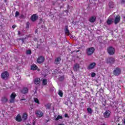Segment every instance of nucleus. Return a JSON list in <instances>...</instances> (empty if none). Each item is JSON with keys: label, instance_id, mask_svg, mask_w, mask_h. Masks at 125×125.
Wrapping results in <instances>:
<instances>
[{"label": "nucleus", "instance_id": "f257e3e1", "mask_svg": "<svg viewBox=\"0 0 125 125\" xmlns=\"http://www.w3.org/2000/svg\"><path fill=\"white\" fill-rule=\"evenodd\" d=\"M95 51V48L93 47H88L86 49L85 52L87 56H91Z\"/></svg>", "mask_w": 125, "mask_h": 125}, {"label": "nucleus", "instance_id": "f03ea898", "mask_svg": "<svg viewBox=\"0 0 125 125\" xmlns=\"http://www.w3.org/2000/svg\"><path fill=\"white\" fill-rule=\"evenodd\" d=\"M9 77V73L7 71H3L1 74V78L2 80L6 81L8 80Z\"/></svg>", "mask_w": 125, "mask_h": 125}, {"label": "nucleus", "instance_id": "7ed1b4c3", "mask_svg": "<svg viewBox=\"0 0 125 125\" xmlns=\"http://www.w3.org/2000/svg\"><path fill=\"white\" fill-rule=\"evenodd\" d=\"M107 53L109 55H114L115 54V52L116 50L115 48L112 46H109L107 48Z\"/></svg>", "mask_w": 125, "mask_h": 125}, {"label": "nucleus", "instance_id": "20e7f679", "mask_svg": "<svg viewBox=\"0 0 125 125\" xmlns=\"http://www.w3.org/2000/svg\"><path fill=\"white\" fill-rule=\"evenodd\" d=\"M45 59L43 56H40L38 57L37 60V62L38 64H42L44 62Z\"/></svg>", "mask_w": 125, "mask_h": 125}, {"label": "nucleus", "instance_id": "39448f33", "mask_svg": "<svg viewBox=\"0 0 125 125\" xmlns=\"http://www.w3.org/2000/svg\"><path fill=\"white\" fill-rule=\"evenodd\" d=\"M121 73H122V70L121 68L119 67H116L113 72V74L114 76H120Z\"/></svg>", "mask_w": 125, "mask_h": 125}, {"label": "nucleus", "instance_id": "423d86ee", "mask_svg": "<svg viewBox=\"0 0 125 125\" xmlns=\"http://www.w3.org/2000/svg\"><path fill=\"white\" fill-rule=\"evenodd\" d=\"M16 96H17V95H16L15 92H13L10 96V100L9 101V103H14Z\"/></svg>", "mask_w": 125, "mask_h": 125}, {"label": "nucleus", "instance_id": "0eeeda50", "mask_svg": "<svg viewBox=\"0 0 125 125\" xmlns=\"http://www.w3.org/2000/svg\"><path fill=\"white\" fill-rule=\"evenodd\" d=\"M103 115L105 119H109L111 117V111L109 110H105Z\"/></svg>", "mask_w": 125, "mask_h": 125}, {"label": "nucleus", "instance_id": "6e6552de", "mask_svg": "<svg viewBox=\"0 0 125 125\" xmlns=\"http://www.w3.org/2000/svg\"><path fill=\"white\" fill-rule=\"evenodd\" d=\"M29 92V88L26 87H24L21 90V93L22 94H27Z\"/></svg>", "mask_w": 125, "mask_h": 125}, {"label": "nucleus", "instance_id": "1a4fd4ad", "mask_svg": "<svg viewBox=\"0 0 125 125\" xmlns=\"http://www.w3.org/2000/svg\"><path fill=\"white\" fill-rule=\"evenodd\" d=\"M38 18H39V16L36 14H35L31 16V20L32 22H35L38 20Z\"/></svg>", "mask_w": 125, "mask_h": 125}, {"label": "nucleus", "instance_id": "9d476101", "mask_svg": "<svg viewBox=\"0 0 125 125\" xmlns=\"http://www.w3.org/2000/svg\"><path fill=\"white\" fill-rule=\"evenodd\" d=\"M96 66V63L92 62L87 67V69L88 70H92V69H94V67Z\"/></svg>", "mask_w": 125, "mask_h": 125}, {"label": "nucleus", "instance_id": "9b49d317", "mask_svg": "<svg viewBox=\"0 0 125 125\" xmlns=\"http://www.w3.org/2000/svg\"><path fill=\"white\" fill-rule=\"evenodd\" d=\"M61 60V57H58L57 58L55 59L54 63L55 64V65H59V64H60Z\"/></svg>", "mask_w": 125, "mask_h": 125}, {"label": "nucleus", "instance_id": "f8f14e48", "mask_svg": "<svg viewBox=\"0 0 125 125\" xmlns=\"http://www.w3.org/2000/svg\"><path fill=\"white\" fill-rule=\"evenodd\" d=\"M36 115L39 118H42L43 116V113L40 110H38L35 112Z\"/></svg>", "mask_w": 125, "mask_h": 125}, {"label": "nucleus", "instance_id": "ddd939ff", "mask_svg": "<svg viewBox=\"0 0 125 125\" xmlns=\"http://www.w3.org/2000/svg\"><path fill=\"white\" fill-rule=\"evenodd\" d=\"M120 21H121V16H119V15H117L115 17V19L114 20V23L115 24H118V23L120 22Z\"/></svg>", "mask_w": 125, "mask_h": 125}, {"label": "nucleus", "instance_id": "4468645a", "mask_svg": "<svg viewBox=\"0 0 125 125\" xmlns=\"http://www.w3.org/2000/svg\"><path fill=\"white\" fill-rule=\"evenodd\" d=\"M73 70L74 72H78L80 70V64L78 63H75L73 67Z\"/></svg>", "mask_w": 125, "mask_h": 125}, {"label": "nucleus", "instance_id": "2eb2a0df", "mask_svg": "<svg viewBox=\"0 0 125 125\" xmlns=\"http://www.w3.org/2000/svg\"><path fill=\"white\" fill-rule=\"evenodd\" d=\"M106 61L107 63H110V64H112L115 62V59L114 58H109L106 59Z\"/></svg>", "mask_w": 125, "mask_h": 125}, {"label": "nucleus", "instance_id": "dca6fc26", "mask_svg": "<svg viewBox=\"0 0 125 125\" xmlns=\"http://www.w3.org/2000/svg\"><path fill=\"white\" fill-rule=\"evenodd\" d=\"M88 21L90 22V23H94L95 21H96V17L95 16H92L91 17L89 20Z\"/></svg>", "mask_w": 125, "mask_h": 125}, {"label": "nucleus", "instance_id": "f3484780", "mask_svg": "<svg viewBox=\"0 0 125 125\" xmlns=\"http://www.w3.org/2000/svg\"><path fill=\"white\" fill-rule=\"evenodd\" d=\"M16 121L19 123L22 122V118H21V115H20V114H18L17 115L16 117Z\"/></svg>", "mask_w": 125, "mask_h": 125}, {"label": "nucleus", "instance_id": "a211bd4d", "mask_svg": "<svg viewBox=\"0 0 125 125\" xmlns=\"http://www.w3.org/2000/svg\"><path fill=\"white\" fill-rule=\"evenodd\" d=\"M22 121H26L28 119V114L27 113H24L22 116Z\"/></svg>", "mask_w": 125, "mask_h": 125}, {"label": "nucleus", "instance_id": "6ab92c4d", "mask_svg": "<svg viewBox=\"0 0 125 125\" xmlns=\"http://www.w3.org/2000/svg\"><path fill=\"white\" fill-rule=\"evenodd\" d=\"M1 101L2 103H6L8 101V99L6 98V97L4 96L1 98Z\"/></svg>", "mask_w": 125, "mask_h": 125}, {"label": "nucleus", "instance_id": "aec40b11", "mask_svg": "<svg viewBox=\"0 0 125 125\" xmlns=\"http://www.w3.org/2000/svg\"><path fill=\"white\" fill-rule=\"evenodd\" d=\"M65 34L68 36H70V30L68 29V26H65Z\"/></svg>", "mask_w": 125, "mask_h": 125}, {"label": "nucleus", "instance_id": "412c9836", "mask_svg": "<svg viewBox=\"0 0 125 125\" xmlns=\"http://www.w3.org/2000/svg\"><path fill=\"white\" fill-rule=\"evenodd\" d=\"M41 83V79L40 78H36L34 80V83L35 84H40Z\"/></svg>", "mask_w": 125, "mask_h": 125}, {"label": "nucleus", "instance_id": "4be33fe9", "mask_svg": "<svg viewBox=\"0 0 125 125\" xmlns=\"http://www.w3.org/2000/svg\"><path fill=\"white\" fill-rule=\"evenodd\" d=\"M31 69L32 70V71H35V70L38 69V66H37L36 64H33L31 65Z\"/></svg>", "mask_w": 125, "mask_h": 125}, {"label": "nucleus", "instance_id": "5701e85b", "mask_svg": "<svg viewBox=\"0 0 125 125\" xmlns=\"http://www.w3.org/2000/svg\"><path fill=\"white\" fill-rule=\"evenodd\" d=\"M113 22H114V21H113V20L112 19H108L106 21V23H107V25H111V24L113 23Z\"/></svg>", "mask_w": 125, "mask_h": 125}, {"label": "nucleus", "instance_id": "b1692460", "mask_svg": "<svg viewBox=\"0 0 125 125\" xmlns=\"http://www.w3.org/2000/svg\"><path fill=\"white\" fill-rule=\"evenodd\" d=\"M42 85H46L47 84V79H44L42 80Z\"/></svg>", "mask_w": 125, "mask_h": 125}, {"label": "nucleus", "instance_id": "393cba45", "mask_svg": "<svg viewBox=\"0 0 125 125\" xmlns=\"http://www.w3.org/2000/svg\"><path fill=\"white\" fill-rule=\"evenodd\" d=\"M109 7L110 8H114V2L110 1L108 3Z\"/></svg>", "mask_w": 125, "mask_h": 125}, {"label": "nucleus", "instance_id": "a878e982", "mask_svg": "<svg viewBox=\"0 0 125 125\" xmlns=\"http://www.w3.org/2000/svg\"><path fill=\"white\" fill-rule=\"evenodd\" d=\"M58 94L60 96V97H63V91H62V90H59Z\"/></svg>", "mask_w": 125, "mask_h": 125}, {"label": "nucleus", "instance_id": "bb28decb", "mask_svg": "<svg viewBox=\"0 0 125 125\" xmlns=\"http://www.w3.org/2000/svg\"><path fill=\"white\" fill-rule=\"evenodd\" d=\"M26 54H27V55H31V54H32V51L31 50H27Z\"/></svg>", "mask_w": 125, "mask_h": 125}, {"label": "nucleus", "instance_id": "cd10ccee", "mask_svg": "<svg viewBox=\"0 0 125 125\" xmlns=\"http://www.w3.org/2000/svg\"><path fill=\"white\" fill-rule=\"evenodd\" d=\"M87 111L89 114H92V109L90 107H88L87 108Z\"/></svg>", "mask_w": 125, "mask_h": 125}, {"label": "nucleus", "instance_id": "c85d7f7f", "mask_svg": "<svg viewBox=\"0 0 125 125\" xmlns=\"http://www.w3.org/2000/svg\"><path fill=\"white\" fill-rule=\"evenodd\" d=\"M64 79H65V78L64 77V76H61L59 78V81H60V82H62V81H64Z\"/></svg>", "mask_w": 125, "mask_h": 125}, {"label": "nucleus", "instance_id": "c756f323", "mask_svg": "<svg viewBox=\"0 0 125 125\" xmlns=\"http://www.w3.org/2000/svg\"><path fill=\"white\" fill-rule=\"evenodd\" d=\"M34 102H35V103H37V104H40V101L39 100V99L37 98H34Z\"/></svg>", "mask_w": 125, "mask_h": 125}, {"label": "nucleus", "instance_id": "7c9ffc66", "mask_svg": "<svg viewBox=\"0 0 125 125\" xmlns=\"http://www.w3.org/2000/svg\"><path fill=\"white\" fill-rule=\"evenodd\" d=\"M60 119H61V120H62V119H63L62 116L58 115L56 118V121H58L59 120H60Z\"/></svg>", "mask_w": 125, "mask_h": 125}, {"label": "nucleus", "instance_id": "2f4dec72", "mask_svg": "<svg viewBox=\"0 0 125 125\" xmlns=\"http://www.w3.org/2000/svg\"><path fill=\"white\" fill-rule=\"evenodd\" d=\"M20 14V13H19V12H18V11H16L15 13V17H18Z\"/></svg>", "mask_w": 125, "mask_h": 125}, {"label": "nucleus", "instance_id": "473e14b6", "mask_svg": "<svg viewBox=\"0 0 125 125\" xmlns=\"http://www.w3.org/2000/svg\"><path fill=\"white\" fill-rule=\"evenodd\" d=\"M29 27H30V22L28 21L27 22H26V29H29Z\"/></svg>", "mask_w": 125, "mask_h": 125}, {"label": "nucleus", "instance_id": "72a5a7b5", "mask_svg": "<svg viewBox=\"0 0 125 125\" xmlns=\"http://www.w3.org/2000/svg\"><path fill=\"white\" fill-rule=\"evenodd\" d=\"M95 76H96V74H95V73L93 72L91 73V77L92 78H94V77H95Z\"/></svg>", "mask_w": 125, "mask_h": 125}, {"label": "nucleus", "instance_id": "f704fd0d", "mask_svg": "<svg viewBox=\"0 0 125 125\" xmlns=\"http://www.w3.org/2000/svg\"><path fill=\"white\" fill-rule=\"evenodd\" d=\"M121 0V3H122V4H125V0Z\"/></svg>", "mask_w": 125, "mask_h": 125}, {"label": "nucleus", "instance_id": "c9c22d12", "mask_svg": "<svg viewBox=\"0 0 125 125\" xmlns=\"http://www.w3.org/2000/svg\"><path fill=\"white\" fill-rule=\"evenodd\" d=\"M23 101H26V99L23 98V99H21L20 101L22 102Z\"/></svg>", "mask_w": 125, "mask_h": 125}, {"label": "nucleus", "instance_id": "e433bc0d", "mask_svg": "<svg viewBox=\"0 0 125 125\" xmlns=\"http://www.w3.org/2000/svg\"><path fill=\"white\" fill-rule=\"evenodd\" d=\"M64 117L65 118H68V114L65 113V114L64 115Z\"/></svg>", "mask_w": 125, "mask_h": 125}, {"label": "nucleus", "instance_id": "4c0bfd02", "mask_svg": "<svg viewBox=\"0 0 125 125\" xmlns=\"http://www.w3.org/2000/svg\"><path fill=\"white\" fill-rule=\"evenodd\" d=\"M16 27V25H13L12 27L13 28V29H15V28Z\"/></svg>", "mask_w": 125, "mask_h": 125}, {"label": "nucleus", "instance_id": "58836bf2", "mask_svg": "<svg viewBox=\"0 0 125 125\" xmlns=\"http://www.w3.org/2000/svg\"><path fill=\"white\" fill-rule=\"evenodd\" d=\"M106 106V104H103V106L105 107Z\"/></svg>", "mask_w": 125, "mask_h": 125}, {"label": "nucleus", "instance_id": "ea45409f", "mask_svg": "<svg viewBox=\"0 0 125 125\" xmlns=\"http://www.w3.org/2000/svg\"><path fill=\"white\" fill-rule=\"evenodd\" d=\"M18 35H21V32L20 31H18Z\"/></svg>", "mask_w": 125, "mask_h": 125}, {"label": "nucleus", "instance_id": "a19ab883", "mask_svg": "<svg viewBox=\"0 0 125 125\" xmlns=\"http://www.w3.org/2000/svg\"><path fill=\"white\" fill-rule=\"evenodd\" d=\"M21 17L22 18H23V17H24V15H21Z\"/></svg>", "mask_w": 125, "mask_h": 125}, {"label": "nucleus", "instance_id": "79ce46f5", "mask_svg": "<svg viewBox=\"0 0 125 125\" xmlns=\"http://www.w3.org/2000/svg\"><path fill=\"white\" fill-rule=\"evenodd\" d=\"M64 12H68V10L64 11Z\"/></svg>", "mask_w": 125, "mask_h": 125}, {"label": "nucleus", "instance_id": "37998d69", "mask_svg": "<svg viewBox=\"0 0 125 125\" xmlns=\"http://www.w3.org/2000/svg\"><path fill=\"white\" fill-rule=\"evenodd\" d=\"M21 41H22V42H24V39H22L21 40Z\"/></svg>", "mask_w": 125, "mask_h": 125}, {"label": "nucleus", "instance_id": "c03bdc74", "mask_svg": "<svg viewBox=\"0 0 125 125\" xmlns=\"http://www.w3.org/2000/svg\"><path fill=\"white\" fill-rule=\"evenodd\" d=\"M124 124H125V120H124Z\"/></svg>", "mask_w": 125, "mask_h": 125}, {"label": "nucleus", "instance_id": "a18cd8bd", "mask_svg": "<svg viewBox=\"0 0 125 125\" xmlns=\"http://www.w3.org/2000/svg\"><path fill=\"white\" fill-rule=\"evenodd\" d=\"M59 125H64V124H60Z\"/></svg>", "mask_w": 125, "mask_h": 125}, {"label": "nucleus", "instance_id": "49530a36", "mask_svg": "<svg viewBox=\"0 0 125 125\" xmlns=\"http://www.w3.org/2000/svg\"><path fill=\"white\" fill-rule=\"evenodd\" d=\"M81 103H82V104H83V102H82Z\"/></svg>", "mask_w": 125, "mask_h": 125}, {"label": "nucleus", "instance_id": "de8ad7c7", "mask_svg": "<svg viewBox=\"0 0 125 125\" xmlns=\"http://www.w3.org/2000/svg\"><path fill=\"white\" fill-rule=\"evenodd\" d=\"M33 125H35V122L33 123Z\"/></svg>", "mask_w": 125, "mask_h": 125}, {"label": "nucleus", "instance_id": "09e8293b", "mask_svg": "<svg viewBox=\"0 0 125 125\" xmlns=\"http://www.w3.org/2000/svg\"><path fill=\"white\" fill-rule=\"evenodd\" d=\"M118 125H121L120 124H118Z\"/></svg>", "mask_w": 125, "mask_h": 125}, {"label": "nucleus", "instance_id": "8fccbe9b", "mask_svg": "<svg viewBox=\"0 0 125 125\" xmlns=\"http://www.w3.org/2000/svg\"><path fill=\"white\" fill-rule=\"evenodd\" d=\"M102 125H105V124H103Z\"/></svg>", "mask_w": 125, "mask_h": 125}]
</instances>
